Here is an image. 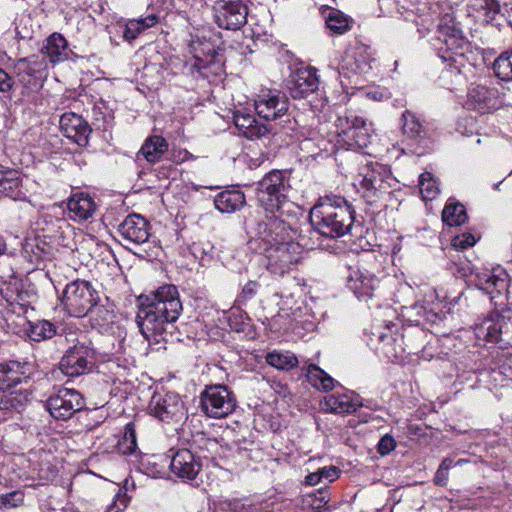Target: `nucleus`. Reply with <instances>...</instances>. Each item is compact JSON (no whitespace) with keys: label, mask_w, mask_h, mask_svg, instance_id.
Masks as SVG:
<instances>
[{"label":"nucleus","mask_w":512,"mask_h":512,"mask_svg":"<svg viewBox=\"0 0 512 512\" xmlns=\"http://www.w3.org/2000/svg\"><path fill=\"white\" fill-rule=\"evenodd\" d=\"M136 322L149 345L168 342L173 338L183 307L179 291L173 284L158 287L149 295L139 297Z\"/></svg>","instance_id":"f257e3e1"},{"label":"nucleus","mask_w":512,"mask_h":512,"mask_svg":"<svg viewBox=\"0 0 512 512\" xmlns=\"http://www.w3.org/2000/svg\"><path fill=\"white\" fill-rule=\"evenodd\" d=\"M354 210L340 195L320 197L310 210L314 232L327 238H340L351 231L355 220Z\"/></svg>","instance_id":"f03ea898"},{"label":"nucleus","mask_w":512,"mask_h":512,"mask_svg":"<svg viewBox=\"0 0 512 512\" xmlns=\"http://www.w3.org/2000/svg\"><path fill=\"white\" fill-rule=\"evenodd\" d=\"M431 44L438 57L447 63V69L457 74L462 72L468 63L466 53L470 51V42L453 13L439 16L436 35Z\"/></svg>","instance_id":"7ed1b4c3"},{"label":"nucleus","mask_w":512,"mask_h":512,"mask_svg":"<svg viewBox=\"0 0 512 512\" xmlns=\"http://www.w3.org/2000/svg\"><path fill=\"white\" fill-rule=\"evenodd\" d=\"M292 186L290 173L283 170H272L257 182L255 197L259 207L267 213L289 214L297 206L290 200Z\"/></svg>","instance_id":"20e7f679"},{"label":"nucleus","mask_w":512,"mask_h":512,"mask_svg":"<svg viewBox=\"0 0 512 512\" xmlns=\"http://www.w3.org/2000/svg\"><path fill=\"white\" fill-rule=\"evenodd\" d=\"M32 372L28 362L8 361L0 363V391L6 392L0 397V410L20 412L30 401L31 393L28 389L12 390L22 383H26Z\"/></svg>","instance_id":"39448f33"},{"label":"nucleus","mask_w":512,"mask_h":512,"mask_svg":"<svg viewBox=\"0 0 512 512\" xmlns=\"http://www.w3.org/2000/svg\"><path fill=\"white\" fill-rule=\"evenodd\" d=\"M478 340L496 345L499 349L512 347V307L492 312L474 325Z\"/></svg>","instance_id":"423d86ee"},{"label":"nucleus","mask_w":512,"mask_h":512,"mask_svg":"<svg viewBox=\"0 0 512 512\" xmlns=\"http://www.w3.org/2000/svg\"><path fill=\"white\" fill-rule=\"evenodd\" d=\"M265 220L257 222L254 227L255 235L267 245L284 241H292L297 234V213L291 210L289 214L270 213Z\"/></svg>","instance_id":"0eeeda50"},{"label":"nucleus","mask_w":512,"mask_h":512,"mask_svg":"<svg viewBox=\"0 0 512 512\" xmlns=\"http://www.w3.org/2000/svg\"><path fill=\"white\" fill-rule=\"evenodd\" d=\"M61 301L70 316L81 318L100 302V296L89 281L77 279L66 285Z\"/></svg>","instance_id":"6e6552de"},{"label":"nucleus","mask_w":512,"mask_h":512,"mask_svg":"<svg viewBox=\"0 0 512 512\" xmlns=\"http://www.w3.org/2000/svg\"><path fill=\"white\" fill-rule=\"evenodd\" d=\"M254 108L257 115L266 121H277L283 130L294 131L296 129V120L286 116L289 108L287 96L278 90L261 91L254 99Z\"/></svg>","instance_id":"1a4fd4ad"},{"label":"nucleus","mask_w":512,"mask_h":512,"mask_svg":"<svg viewBox=\"0 0 512 512\" xmlns=\"http://www.w3.org/2000/svg\"><path fill=\"white\" fill-rule=\"evenodd\" d=\"M237 406L235 394L225 385L206 386L200 394V409L210 418L221 419L230 415Z\"/></svg>","instance_id":"9d476101"},{"label":"nucleus","mask_w":512,"mask_h":512,"mask_svg":"<svg viewBox=\"0 0 512 512\" xmlns=\"http://www.w3.org/2000/svg\"><path fill=\"white\" fill-rule=\"evenodd\" d=\"M335 125L338 135L350 148L364 149L372 142L371 123H367L366 119L352 111L338 116Z\"/></svg>","instance_id":"9b49d317"},{"label":"nucleus","mask_w":512,"mask_h":512,"mask_svg":"<svg viewBox=\"0 0 512 512\" xmlns=\"http://www.w3.org/2000/svg\"><path fill=\"white\" fill-rule=\"evenodd\" d=\"M471 282L477 289L489 295L495 308L505 303L509 284V277L505 270L501 268L476 270L471 273Z\"/></svg>","instance_id":"f8f14e48"},{"label":"nucleus","mask_w":512,"mask_h":512,"mask_svg":"<svg viewBox=\"0 0 512 512\" xmlns=\"http://www.w3.org/2000/svg\"><path fill=\"white\" fill-rule=\"evenodd\" d=\"M304 246L307 244L294 240L269 245L266 249L268 271L279 277L288 273L298 262Z\"/></svg>","instance_id":"ddd939ff"},{"label":"nucleus","mask_w":512,"mask_h":512,"mask_svg":"<svg viewBox=\"0 0 512 512\" xmlns=\"http://www.w3.org/2000/svg\"><path fill=\"white\" fill-rule=\"evenodd\" d=\"M360 186L368 204H374L383 194H389L392 188L390 171L382 164L371 163L363 168Z\"/></svg>","instance_id":"4468645a"},{"label":"nucleus","mask_w":512,"mask_h":512,"mask_svg":"<svg viewBox=\"0 0 512 512\" xmlns=\"http://www.w3.org/2000/svg\"><path fill=\"white\" fill-rule=\"evenodd\" d=\"M150 415L165 423H178L186 418L180 396L174 392L155 393L148 406Z\"/></svg>","instance_id":"2eb2a0df"},{"label":"nucleus","mask_w":512,"mask_h":512,"mask_svg":"<svg viewBox=\"0 0 512 512\" xmlns=\"http://www.w3.org/2000/svg\"><path fill=\"white\" fill-rule=\"evenodd\" d=\"M85 407V401L80 392L75 389L60 388L46 400V408L50 415L57 420H67Z\"/></svg>","instance_id":"dca6fc26"},{"label":"nucleus","mask_w":512,"mask_h":512,"mask_svg":"<svg viewBox=\"0 0 512 512\" xmlns=\"http://www.w3.org/2000/svg\"><path fill=\"white\" fill-rule=\"evenodd\" d=\"M93 359V349L78 341L66 350L59 362V369L67 377H78L92 370Z\"/></svg>","instance_id":"f3484780"},{"label":"nucleus","mask_w":512,"mask_h":512,"mask_svg":"<svg viewBox=\"0 0 512 512\" xmlns=\"http://www.w3.org/2000/svg\"><path fill=\"white\" fill-rule=\"evenodd\" d=\"M213 9L215 23L222 29L238 30L247 23L248 7L243 0H218Z\"/></svg>","instance_id":"a211bd4d"},{"label":"nucleus","mask_w":512,"mask_h":512,"mask_svg":"<svg viewBox=\"0 0 512 512\" xmlns=\"http://www.w3.org/2000/svg\"><path fill=\"white\" fill-rule=\"evenodd\" d=\"M346 285L355 296L362 301L372 298L375 289L378 287V279L368 270L361 268L358 264L350 265L345 274Z\"/></svg>","instance_id":"6ab92c4d"},{"label":"nucleus","mask_w":512,"mask_h":512,"mask_svg":"<svg viewBox=\"0 0 512 512\" xmlns=\"http://www.w3.org/2000/svg\"><path fill=\"white\" fill-rule=\"evenodd\" d=\"M118 233L122 240L133 245H141L150 237V224L140 214L132 213L118 225Z\"/></svg>","instance_id":"aec40b11"},{"label":"nucleus","mask_w":512,"mask_h":512,"mask_svg":"<svg viewBox=\"0 0 512 512\" xmlns=\"http://www.w3.org/2000/svg\"><path fill=\"white\" fill-rule=\"evenodd\" d=\"M375 61L368 48L357 47L352 53H347L342 58L339 66V74L350 78L353 75L366 76L372 70Z\"/></svg>","instance_id":"412c9836"},{"label":"nucleus","mask_w":512,"mask_h":512,"mask_svg":"<svg viewBox=\"0 0 512 512\" xmlns=\"http://www.w3.org/2000/svg\"><path fill=\"white\" fill-rule=\"evenodd\" d=\"M59 123L65 137L71 139L80 147L88 145L92 129L82 116L74 112H67L60 117Z\"/></svg>","instance_id":"4be33fe9"},{"label":"nucleus","mask_w":512,"mask_h":512,"mask_svg":"<svg viewBox=\"0 0 512 512\" xmlns=\"http://www.w3.org/2000/svg\"><path fill=\"white\" fill-rule=\"evenodd\" d=\"M288 88L294 99H304L315 93L319 88L316 69L312 67L298 69L292 75Z\"/></svg>","instance_id":"5701e85b"},{"label":"nucleus","mask_w":512,"mask_h":512,"mask_svg":"<svg viewBox=\"0 0 512 512\" xmlns=\"http://www.w3.org/2000/svg\"><path fill=\"white\" fill-rule=\"evenodd\" d=\"M500 104L498 91L485 84H473L468 92L469 107L480 113H488L495 110Z\"/></svg>","instance_id":"b1692460"},{"label":"nucleus","mask_w":512,"mask_h":512,"mask_svg":"<svg viewBox=\"0 0 512 512\" xmlns=\"http://www.w3.org/2000/svg\"><path fill=\"white\" fill-rule=\"evenodd\" d=\"M170 469L179 478L193 480L201 469V463L189 449H181L173 454Z\"/></svg>","instance_id":"393cba45"},{"label":"nucleus","mask_w":512,"mask_h":512,"mask_svg":"<svg viewBox=\"0 0 512 512\" xmlns=\"http://www.w3.org/2000/svg\"><path fill=\"white\" fill-rule=\"evenodd\" d=\"M358 397L348 393H333L320 401L322 411L334 414H351L360 407Z\"/></svg>","instance_id":"a878e982"},{"label":"nucleus","mask_w":512,"mask_h":512,"mask_svg":"<svg viewBox=\"0 0 512 512\" xmlns=\"http://www.w3.org/2000/svg\"><path fill=\"white\" fill-rule=\"evenodd\" d=\"M236 128L248 139L262 138L274 130L272 125L259 123L250 113L236 111L233 115Z\"/></svg>","instance_id":"bb28decb"},{"label":"nucleus","mask_w":512,"mask_h":512,"mask_svg":"<svg viewBox=\"0 0 512 512\" xmlns=\"http://www.w3.org/2000/svg\"><path fill=\"white\" fill-rule=\"evenodd\" d=\"M394 324L387 325L385 331L373 332L379 341L378 350L390 361H395L403 357L404 348L402 347V337L395 334L392 328Z\"/></svg>","instance_id":"cd10ccee"},{"label":"nucleus","mask_w":512,"mask_h":512,"mask_svg":"<svg viewBox=\"0 0 512 512\" xmlns=\"http://www.w3.org/2000/svg\"><path fill=\"white\" fill-rule=\"evenodd\" d=\"M168 150L166 139L159 135L148 137L137 154L138 159L142 156L148 163L154 164L162 160Z\"/></svg>","instance_id":"c85d7f7f"},{"label":"nucleus","mask_w":512,"mask_h":512,"mask_svg":"<svg viewBox=\"0 0 512 512\" xmlns=\"http://www.w3.org/2000/svg\"><path fill=\"white\" fill-rule=\"evenodd\" d=\"M246 203L245 195L240 190H224L214 198V205L222 213H234Z\"/></svg>","instance_id":"c756f323"},{"label":"nucleus","mask_w":512,"mask_h":512,"mask_svg":"<svg viewBox=\"0 0 512 512\" xmlns=\"http://www.w3.org/2000/svg\"><path fill=\"white\" fill-rule=\"evenodd\" d=\"M428 298H425L423 301H417L411 309L415 312V315L419 318H422L423 320L435 323L437 320L440 319L439 316V310L440 305L439 303H436L435 300H437L438 296L436 294V291L432 288L427 289V295Z\"/></svg>","instance_id":"7c9ffc66"},{"label":"nucleus","mask_w":512,"mask_h":512,"mask_svg":"<svg viewBox=\"0 0 512 512\" xmlns=\"http://www.w3.org/2000/svg\"><path fill=\"white\" fill-rule=\"evenodd\" d=\"M42 52L52 63L63 62L69 57L68 43L61 34L53 33L47 38Z\"/></svg>","instance_id":"2f4dec72"},{"label":"nucleus","mask_w":512,"mask_h":512,"mask_svg":"<svg viewBox=\"0 0 512 512\" xmlns=\"http://www.w3.org/2000/svg\"><path fill=\"white\" fill-rule=\"evenodd\" d=\"M68 209L79 220H87L94 214L96 206L92 197L78 193L69 199Z\"/></svg>","instance_id":"473e14b6"},{"label":"nucleus","mask_w":512,"mask_h":512,"mask_svg":"<svg viewBox=\"0 0 512 512\" xmlns=\"http://www.w3.org/2000/svg\"><path fill=\"white\" fill-rule=\"evenodd\" d=\"M22 196L21 179L17 172L0 170V197L17 200Z\"/></svg>","instance_id":"72a5a7b5"},{"label":"nucleus","mask_w":512,"mask_h":512,"mask_svg":"<svg viewBox=\"0 0 512 512\" xmlns=\"http://www.w3.org/2000/svg\"><path fill=\"white\" fill-rule=\"evenodd\" d=\"M402 131L409 138H423L427 134L425 122L416 113L406 110L402 114Z\"/></svg>","instance_id":"f704fd0d"},{"label":"nucleus","mask_w":512,"mask_h":512,"mask_svg":"<svg viewBox=\"0 0 512 512\" xmlns=\"http://www.w3.org/2000/svg\"><path fill=\"white\" fill-rule=\"evenodd\" d=\"M305 376L308 382L317 390L328 392L335 386V380L315 364H310L307 367Z\"/></svg>","instance_id":"c9c22d12"},{"label":"nucleus","mask_w":512,"mask_h":512,"mask_svg":"<svg viewBox=\"0 0 512 512\" xmlns=\"http://www.w3.org/2000/svg\"><path fill=\"white\" fill-rule=\"evenodd\" d=\"M158 23V16L148 15L145 18L129 20L123 30V38L127 41L135 40L139 34Z\"/></svg>","instance_id":"e433bc0d"},{"label":"nucleus","mask_w":512,"mask_h":512,"mask_svg":"<svg viewBox=\"0 0 512 512\" xmlns=\"http://www.w3.org/2000/svg\"><path fill=\"white\" fill-rule=\"evenodd\" d=\"M469 7L482 21L492 22L500 13V4L496 0H468Z\"/></svg>","instance_id":"4c0bfd02"},{"label":"nucleus","mask_w":512,"mask_h":512,"mask_svg":"<svg viewBox=\"0 0 512 512\" xmlns=\"http://www.w3.org/2000/svg\"><path fill=\"white\" fill-rule=\"evenodd\" d=\"M57 333V327L48 320H38L30 323L28 336L32 341L41 342L53 338Z\"/></svg>","instance_id":"58836bf2"},{"label":"nucleus","mask_w":512,"mask_h":512,"mask_svg":"<svg viewBox=\"0 0 512 512\" xmlns=\"http://www.w3.org/2000/svg\"><path fill=\"white\" fill-rule=\"evenodd\" d=\"M89 313L92 325L102 330H106L110 324L114 323L116 317L112 309L105 307L100 302Z\"/></svg>","instance_id":"ea45409f"},{"label":"nucleus","mask_w":512,"mask_h":512,"mask_svg":"<svg viewBox=\"0 0 512 512\" xmlns=\"http://www.w3.org/2000/svg\"><path fill=\"white\" fill-rule=\"evenodd\" d=\"M467 219L465 207L460 203L449 202L442 211V220L449 226H459Z\"/></svg>","instance_id":"a19ab883"},{"label":"nucleus","mask_w":512,"mask_h":512,"mask_svg":"<svg viewBox=\"0 0 512 512\" xmlns=\"http://www.w3.org/2000/svg\"><path fill=\"white\" fill-rule=\"evenodd\" d=\"M492 69L502 81H512V50L501 53L493 62Z\"/></svg>","instance_id":"79ce46f5"},{"label":"nucleus","mask_w":512,"mask_h":512,"mask_svg":"<svg viewBox=\"0 0 512 512\" xmlns=\"http://www.w3.org/2000/svg\"><path fill=\"white\" fill-rule=\"evenodd\" d=\"M266 362L277 369L288 370L297 366L298 359L291 352L273 351L267 354Z\"/></svg>","instance_id":"37998d69"},{"label":"nucleus","mask_w":512,"mask_h":512,"mask_svg":"<svg viewBox=\"0 0 512 512\" xmlns=\"http://www.w3.org/2000/svg\"><path fill=\"white\" fill-rule=\"evenodd\" d=\"M419 188L423 200L431 201L439 194L437 180L430 172H424L419 176Z\"/></svg>","instance_id":"c03bdc74"},{"label":"nucleus","mask_w":512,"mask_h":512,"mask_svg":"<svg viewBox=\"0 0 512 512\" xmlns=\"http://www.w3.org/2000/svg\"><path fill=\"white\" fill-rule=\"evenodd\" d=\"M118 449L124 455H133L137 452L136 431L132 423L125 426L124 435L118 442Z\"/></svg>","instance_id":"a18cd8bd"},{"label":"nucleus","mask_w":512,"mask_h":512,"mask_svg":"<svg viewBox=\"0 0 512 512\" xmlns=\"http://www.w3.org/2000/svg\"><path fill=\"white\" fill-rule=\"evenodd\" d=\"M327 28L335 34H343L349 30V20L339 10H332L326 17Z\"/></svg>","instance_id":"49530a36"},{"label":"nucleus","mask_w":512,"mask_h":512,"mask_svg":"<svg viewBox=\"0 0 512 512\" xmlns=\"http://www.w3.org/2000/svg\"><path fill=\"white\" fill-rule=\"evenodd\" d=\"M32 59L33 57L21 58L15 64V71L19 81L25 85L29 83V78L35 74V69L32 65L36 63V60Z\"/></svg>","instance_id":"de8ad7c7"},{"label":"nucleus","mask_w":512,"mask_h":512,"mask_svg":"<svg viewBox=\"0 0 512 512\" xmlns=\"http://www.w3.org/2000/svg\"><path fill=\"white\" fill-rule=\"evenodd\" d=\"M259 288L260 284L257 281L249 280L243 285L240 293L237 295L236 303L238 305H246L257 295Z\"/></svg>","instance_id":"09e8293b"},{"label":"nucleus","mask_w":512,"mask_h":512,"mask_svg":"<svg viewBox=\"0 0 512 512\" xmlns=\"http://www.w3.org/2000/svg\"><path fill=\"white\" fill-rule=\"evenodd\" d=\"M24 501V494L19 490L6 494H0V508H16Z\"/></svg>","instance_id":"8fccbe9b"},{"label":"nucleus","mask_w":512,"mask_h":512,"mask_svg":"<svg viewBox=\"0 0 512 512\" xmlns=\"http://www.w3.org/2000/svg\"><path fill=\"white\" fill-rule=\"evenodd\" d=\"M129 502V498L125 490L118 489V492L115 494L112 503H110L105 512H123Z\"/></svg>","instance_id":"3c124183"},{"label":"nucleus","mask_w":512,"mask_h":512,"mask_svg":"<svg viewBox=\"0 0 512 512\" xmlns=\"http://www.w3.org/2000/svg\"><path fill=\"white\" fill-rule=\"evenodd\" d=\"M476 243V238L471 233H463L462 235L456 236L452 240V245L456 249H467L472 247Z\"/></svg>","instance_id":"603ef678"},{"label":"nucleus","mask_w":512,"mask_h":512,"mask_svg":"<svg viewBox=\"0 0 512 512\" xmlns=\"http://www.w3.org/2000/svg\"><path fill=\"white\" fill-rule=\"evenodd\" d=\"M377 447H378V452L384 456V455L389 454L391 451H393L395 449L396 441L391 435L385 434L378 442Z\"/></svg>","instance_id":"864d4df0"},{"label":"nucleus","mask_w":512,"mask_h":512,"mask_svg":"<svg viewBox=\"0 0 512 512\" xmlns=\"http://www.w3.org/2000/svg\"><path fill=\"white\" fill-rule=\"evenodd\" d=\"M14 79L4 69L0 68V93L9 95L14 87Z\"/></svg>","instance_id":"5fc2aeb1"},{"label":"nucleus","mask_w":512,"mask_h":512,"mask_svg":"<svg viewBox=\"0 0 512 512\" xmlns=\"http://www.w3.org/2000/svg\"><path fill=\"white\" fill-rule=\"evenodd\" d=\"M318 472L321 476V481L326 480L327 482L335 481L340 475V470L335 466L320 468Z\"/></svg>","instance_id":"6e6d98bb"},{"label":"nucleus","mask_w":512,"mask_h":512,"mask_svg":"<svg viewBox=\"0 0 512 512\" xmlns=\"http://www.w3.org/2000/svg\"><path fill=\"white\" fill-rule=\"evenodd\" d=\"M463 121L466 122V124H468L470 126V128H466V126H465L464 129H462L463 122L459 121L458 122V131H460L462 134H465V135H472L475 132L474 119L472 117H469V118H465Z\"/></svg>","instance_id":"4d7b16f0"},{"label":"nucleus","mask_w":512,"mask_h":512,"mask_svg":"<svg viewBox=\"0 0 512 512\" xmlns=\"http://www.w3.org/2000/svg\"><path fill=\"white\" fill-rule=\"evenodd\" d=\"M448 479V474L446 473L445 466H439L436 475H435V483L440 486L446 485Z\"/></svg>","instance_id":"13d9d810"},{"label":"nucleus","mask_w":512,"mask_h":512,"mask_svg":"<svg viewBox=\"0 0 512 512\" xmlns=\"http://www.w3.org/2000/svg\"><path fill=\"white\" fill-rule=\"evenodd\" d=\"M191 159H194V156L187 150H181L177 154H173V161L176 163H182Z\"/></svg>","instance_id":"bf43d9fd"},{"label":"nucleus","mask_w":512,"mask_h":512,"mask_svg":"<svg viewBox=\"0 0 512 512\" xmlns=\"http://www.w3.org/2000/svg\"><path fill=\"white\" fill-rule=\"evenodd\" d=\"M328 502H329V496H328L327 492L321 491V492H319V496L316 497V499L313 501L312 505L314 508L319 509V508H321L322 503L326 505Z\"/></svg>","instance_id":"052dcab7"},{"label":"nucleus","mask_w":512,"mask_h":512,"mask_svg":"<svg viewBox=\"0 0 512 512\" xmlns=\"http://www.w3.org/2000/svg\"><path fill=\"white\" fill-rule=\"evenodd\" d=\"M321 482V476L319 475L318 470L313 473H309L305 477V484L307 485H316Z\"/></svg>","instance_id":"680f3d73"},{"label":"nucleus","mask_w":512,"mask_h":512,"mask_svg":"<svg viewBox=\"0 0 512 512\" xmlns=\"http://www.w3.org/2000/svg\"><path fill=\"white\" fill-rule=\"evenodd\" d=\"M6 250H7L6 242L4 241V239L2 237H0V256L5 254Z\"/></svg>","instance_id":"e2e57ef3"},{"label":"nucleus","mask_w":512,"mask_h":512,"mask_svg":"<svg viewBox=\"0 0 512 512\" xmlns=\"http://www.w3.org/2000/svg\"><path fill=\"white\" fill-rule=\"evenodd\" d=\"M440 466H445L446 467V473L448 474V471L449 469L451 468L452 466V461L451 460H448V459H445Z\"/></svg>","instance_id":"0e129e2a"},{"label":"nucleus","mask_w":512,"mask_h":512,"mask_svg":"<svg viewBox=\"0 0 512 512\" xmlns=\"http://www.w3.org/2000/svg\"><path fill=\"white\" fill-rule=\"evenodd\" d=\"M396 4L402 8L403 10H406V11H409L410 10V7L409 6H405V5H400V1H396Z\"/></svg>","instance_id":"69168bd1"},{"label":"nucleus","mask_w":512,"mask_h":512,"mask_svg":"<svg viewBox=\"0 0 512 512\" xmlns=\"http://www.w3.org/2000/svg\"><path fill=\"white\" fill-rule=\"evenodd\" d=\"M425 23H428V19L426 18H421V24L424 25Z\"/></svg>","instance_id":"338daca9"},{"label":"nucleus","mask_w":512,"mask_h":512,"mask_svg":"<svg viewBox=\"0 0 512 512\" xmlns=\"http://www.w3.org/2000/svg\"><path fill=\"white\" fill-rule=\"evenodd\" d=\"M509 8H510V13L512 14V0H510L509 4H508Z\"/></svg>","instance_id":"774afa93"}]
</instances>
